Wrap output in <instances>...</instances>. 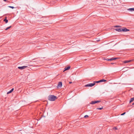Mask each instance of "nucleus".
I'll list each match as a JSON object with an SVG mask.
<instances>
[{
    "label": "nucleus",
    "mask_w": 134,
    "mask_h": 134,
    "mask_svg": "<svg viewBox=\"0 0 134 134\" xmlns=\"http://www.w3.org/2000/svg\"><path fill=\"white\" fill-rule=\"evenodd\" d=\"M57 98V97L56 96L53 95H50L48 97V99L51 101H54Z\"/></svg>",
    "instance_id": "f257e3e1"
},
{
    "label": "nucleus",
    "mask_w": 134,
    "mask_h": 134,
    "mask_svg": "<svg viewBox=\"0 0 134 134\" xmlns=\"http://www.w3.org/2000/svg\"><path fill=\"white\" fill-rule=\"evenodd\" d=\"M70 66H68L67 67H65L64 68V71H66L69 69H70Z\"/></svg>",
    "instance_id": "9d476101"
},
{
    "label": "nucleus",
    "mask_w": 134,
    "mask_h": 134,
    "mask_svg": "<svg viewBox=\"0 0 134 134\" xmlns=\"http://www.w3.org/2000/svg\"><path fill=\"white\" fill-rule=\"evenodd\" d=\"M88 117V116L87 115H85L84 116V117L85 118H86Z\"/></svg>",
    "instance_id": "5701e85b"
},
{
    "label": "nucleus",
    "mask_w": 134,
    "mask_h": 134,
    "mask_svg": "<svg viewBox=\"0 0 134 134\" xmlns=\"http://www.w3.org/2000/svg\"><path fill=\"white\" fill-rule=\"evenodd\" d=\"M114 64V63H111V64Z\"/></svg>",
    "instance_id": "c85d7f7f"
},
{
    "label": "nucleus",
    "mask_w": 134,
    "mask_h": 134,
    "mask_svg": "<svg viewBox=\"0 0 134 134\" xmlns=\"http://www.w3.org/2000/svg\"><path fill=\"white\" fill-rule=\"evenodd\" d=\"M103 107L102 108H97V109H99V110H101L102 109H103Z\"/></svg>",
    "instance_id": "6ab92c4d"
},
{
    "label": "nucleus",
    "mask_w": 134,
    "mask_h": 134,
    "mask_svg": "<svg viewBox=\"0 0 134 134\" xmlns=\"http://www.w3.org/2000/svg\"><path fill=\"white\" fill-rule=\"evenodd\" d=\"M134 100V97L132 98L130 100V103H131V102H133Z\"/></svg>",
    "instance_id": "4468645a"
},
{
    "label": "nucleus",
    "mask_w": 134,
    "mask_h": 134,
    "mask_svg": "<svg viewBox=\"0 0 134 134\" xmlns=\"http://www.w3.org/2000/svg\"><path fill=\"white\" fill-rule=\"evenodd\" d=\"M125 113H126L124 112V113H123L121 114V115H124Z\"/></svg>",
    "instance_id": "b1692460"
},
{
    "label": "nucleus",
    "mask_w": 134,
    "mask_h": 134,
    "mask_svg": "<svg viewBox=\"0 0 134 134\" xmlns=\"http://www.w3.org/2000/svg\"><path fill=\"white\" fill-rule=\"evenodd\" d=\"M100 41V40H97V41L98 42V41Z\"/></svg>",
    "instance_id": "a878e982"
},
{
    "label": "nucleus",
    "mask_w": 134,
    "mask_h": 134,
    "mask_svg": "<svg viewBox=\"0 0 134 134\" xmlns=\"http://www.w3.org/2000/svg\"><path fill=\"white\" fill-rule=\"evenodd\" d=\"M122 31L123 32H126V31H129L130 30L129 29H126L125 27H123L122 28Z\"/></svg>",
    "instance_id": "39448f33"
},
{
    "label": "nucleus",
    "mask_w": 134,
    "mask_h": 134,
    "mask_svg": "<svg viewBox=\"0 0 134 134\" xmlns=\"http://www.w3.org/2000/svg\"><path fill=\"white\" fill-rule=\"evenodd\" d=\"M14 88H12L8 92H7V94H8L10 93H11L14 90Z\"/></svg>",
    "instance_id": "1a4fd4ad"
},
{
    "label": "nucleus",
    "mask_w": 134,
    "mask_h": 134,
    "mask_svg": "<svg viewBox=\"0 0 134 134\" xmlns=\"http://www.w3.org/2000/svg\"><path fill=\"white\" fill-rule=\"evenodd\" d=\"M132 61V60H125L123 62V63H126L131 62Z\"/></svg>",
    "instance_id": "6e6552de"
},
{
    "label": "nucleus",
    "mask_w": 134,
    "mask_h": 134,
    "mask_svg": "<svg viewBox=\"0 0 134 134\" xmlns=\"http://www.w3.org/2000/svg\"><path fill=\"white\" fill-rule=\"evenodd\" d=\"M105 59V60H107L108 61H109V59L107 58V59Z\"/></svg>",
    "instance_id": "393cba45"
},
{
    "label": "nucleus",
    "mask_w": 134,
    "mask_h": 134,
    "mask_svg": "<svg viewBox=\"0 0 134 134\" xmlns=\"http://www.w3.org/2000/svg\"><path fill=\"white\" fill-rule=\"evenodd\" d=\"M106 81H107V80H104V79L100 80V82H105Z\"/></svg>",
    "instance_id": "ddd939ff"
},
{
    "label": "nucleus",
    "mask_w": 134,
    "mask_h": 134,
    "mask_svg": "<svg viewBox=\"0 0 134 134\" xmlns=\"http://www.w3.org/2000/svg\"><path fill=\"white\" fill-rule=\"evenodd\" d=\"M9 7L10 8H12V9H14V7H13V6H9L8 7Z\"/></svg>",
    "instance_id": "412c9836"
},
{
    "label": "nucleus",
    "mask_w": 134,
    "mask_h": 134,
    "mask_svg": "<svg viewBox=\"0 0 134 134\" xmlns=\"http://www.w3.org/2000/svg\"><path fill=\"white\" fill-rule=\"evenodd\" d=\"M7 18L6 17L3 20V21L5 22V23H7L8 22V20L7 19Z\"/></svg>",
    "instance_id": "f8f14e48"
},
{
    "label": "nucleus",
    "mask_w": 134,
    "mask_h": 134,
    "mask_svg": "<svg viewBox=\"0 0 134 134\" xmlns=\"http://www.w3.org/2000/svg\"><path fill=\"white\" fill-rule=\"evenodd\" d=\"M100 102V100H96L95 101H93L91 102L90 103V104H93L96 103Z\"/></svg>",
    "instance_id": "7ed1b4c3"
},
{
    "label": "nucleus",
    "mask_w": 134,
    "mask_h": 134,
    "mask_svg": "<svg viewBox=\"0 0 134 134\" xmlns=\"http://www.w3.org/2000/svg\"><path fill=\"white\" fill-rule=\"evenodd\" d=\"M113 130H118V129L116 127H113Z\"/></svg>",
    "instance_id": "f3484780"
},
{
    "label": "nucleus",
    "mask_w": 134,
    "mask_h": 134,
    "mask_svg": "<svg viewBox=\"0 0 134 134\" xmlns=\"http://www.w3.org/2000/svg\"><path fill=\"white\" fill-rule=\"evenodd\" d=\"M95 85L94 83H90L89 84H88L85 86V87H92L94 86Z\"/></svg>",
    "instance_id": "f03ea898"
},
{
    "label": "nucleus",
    "mask_w": 134,
    "mask_h": 134,
    "mask_svg": "<svg viewBox=\"0 0 134 134\" xmlns=\"http://www.w3.org/2000/svg\"><path fill=\"white\" fill-rule=\"evenodd\" d=\"M62 82H59L57 87L58 88H61L62 86Z\"/></svg>",
    "instance_id": "423d86ee"
},
{
    "label": "nucleus",
    "mask_w": 134,
    "mask_h": 134,
    "mask_svg": "<svg viewBox=\"0 0 134 134\" xmlns=\"http://www.w3.org/2000/svg\"><path fill=\"white\" fill-rule=\"evenodd\" d=\"M112 60H113V58H111L109 59V61H111Z\"/></svg>",
    "instance_id": "4be33fe9"
},
{
    "label": "nucleus",
    "mask_w": 134,
    "mask_h": 134,
    "mask_svg": "<svg viewBox=\"0 0 134 134\" xmlns=\"http://www.w3.org/2000/svg\"><path fill=\"white\" fill-rule=\"evenodd\" d=\"M100 80L98 81H94L93 82V83H95V84L96 83H100Z\"/></svg>",
    "instance_id": "dca6fc26"
},
{
    "label": "nucleus",
    "mask_w": 134,
    "mask_h": 134,
    "mask_svg": "<svg viewBox=\"0 0 134 134\" xmlns=\"http://www.w3.org/2000/svg\"><path fill=\"white\" fill-rule=\"evenodd\" d=\"M69 83H72V82H69Z\"/></svg>",
    "instance_id": "bb28decb"
},
{
    "label": "nucleus",
    "mask_w": 134,
    "mask_h": 134,
    "mask_svg": "<svg viewBox=\"0 0 134 134\" xmlns=\"http://www.w3.org/2000/svg\"><path fill=\"white\" fill-rule=\"evenodd\" d=\"M132 105H134V102L132 104Z\"/></svg>",
    "instance_id": "cd10ccee"
},
{
    "label": "nucleus",
    "mask_w": 134,
    "mask_h": 134,
    "mask_svg": "<svg viewBox=\"0 0 134 134\" xmlns=\"http://www.w3.org/2000/svg\"><path fill=\"white\" fill-rule=\"evenodd\" d=\"M122 28H117L115 29V30L119 32H121L122 31Z\"/></svg>",
    "instance_id": "0eeeda50"
},
{
    "label": "nucleus",
    "mask_w": 134,
    "mask_h": 134,
    "mask_svg": "<svg viewBox=\"0 0 134 134\" xmlns=\"http://www.w3.org/2000/svg\"><path fill=\"white\" fill-rule=\"evenodd\" d=\"M115 27H121L119 25H116L114 26Z\"/></svg>",
    "instance_id": "aec40b11"
},
{
    "label": "nucleus",
    "mask_w": 134,
    "mask_h": 134,
    "mask_svg": "<svg viewBox=\"0 0 134 134\" xmlns=\"http://www.w3.org/2000/svg\"><path fill=\"white\" fill-rule=\"evenodd\" d=\"M127 10L131 11H134V8H129Z\"/></svg>",
    "instance_id": "9b49d317"
},
{
    "label": "nucleus",
    "mask_w": 134,
    "mask_h": 134,
    "mask_svg": "<svg viewBox=\"0 0 134 134\" xmlns=\"http://www.w3.org/2000/svg\"><path fill=\"white\" fill-rule=\"evenodd\" d=\"M27 66H19L18 67V68L20 70H23V69L26 68L27 67Z\"/></svg>",
    "instance_id": "20e7f679"
},
{
    "label": "nucleus",
    "mask_w": 134,
    "mask_h": 134,
    "mask_svg": "<svg viewBox=\"0 0 134 134\" xmlns=\"http://www.w3.org/2000/svg\"><path fill=\"white\" fill-rule=\"evenodd\" d=\"M12 27L11 26H10L9 27H7L5 29V30H8V29H10V28L11 27Z\"/></svg>",
    "instance_id": "2eb2a0df"
},
{
    "label": "nucleus",
    "mask_w": 134,
    "mask_h": 134,
    "mask_svg": "<svg viewBox=\"0 0 134 134\" xmlns=\"http://www.w3.org/2000/svg\"><path fill=\"white\" fill-rule=\"evenodd\" d=\"M118 58H113V60H115L117 59Z\"/></svg>",
    "instance_id": "a211bd4d"
}]
</instances>
